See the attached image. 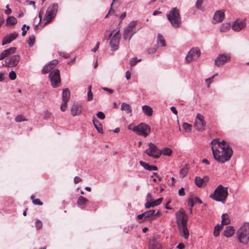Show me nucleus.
<instances>
[{
    "label": "nucleus",
    "mask_w": 249,
    "mask_h": 249,
    "mask_svg": "<svg viewBox=\"0 0 249 249\" xmlns=\"http://www.w3.org/2000/svg\"><path fill=\"white\" fill-rule=\"evenodd\" d=\"M212 150L215 160L224 163L230 160L232 155V150L227 142L214 139L211 142Z\"/></svg>",
    "instance_id": "1"
},
{
    "label": "nucleus",
    "mask_w": 249,
    "mask_h": 249,
    "mask_svg": "<svg viewBox=\"0 0 249 249\" xmlns=\"http://www.w3.org/2000/svg\"><path fill=\"white\" fill-rule=\"evenodd\" d=\"M236 235L240 243L245 245L249 242V222H245L239 228Z\"/></svg>",
    "instance_id": "2"
},
{
    "label": "nucleus",
    "mask_w": 249,
    "mask_h": 249,
    "mask_svg": "<svg viewBox=\"0 0 249 249\" xmlns=\"http://www.w3.org/2000/svg\"><path fill=\"white\" fill-rule=\"evenodd\" d=\"M228 195V188L224 187L222 185H219L215 189L213 193L210 196V197L216 201L224 203Z\"/></svg>",
    "instance_id": "3"
},
{
    "label": "nucleus",
    "mask_w": 249,
    "mask_h": 249,
    "mask_svg": "<svg viewBox=\"0 0 249 249\" xmlns=\"http://www.w3.org/2000/svg\"><path fill=\"white\" fill-rule=\"evenodd\" d=\"M167 17L172 27L177 28L180 26L181 18L179 10L177 8H172L167 15Z\"/></svg>",
    "instance_id": "4"
},
{
    "label": "nucleus",
    "mask_w": 249,
    "mask_h": 249,
    "mask_svg": "<svg viewBox=\"0 0 249 249\" xmlns=\"http://www.w3.org/2000/svg\"><path fill=\"white\" fill-rule=\"evenodd\" d=\"M106 33H105L104 38L107 39H110L109 46L111 50H117L118 49L120 38V30H113L109 34L108 37L106 38Z\"/></svg>",
    "instance_id": "5"
},
{
    "label": "nucleus",
    "mask_w": 249,
    "mask_h": 249,
    "mask_svg": "<svg viewBox=\"0 0 249 249\" xmlns=\"http://www.w3.org/2000/svg\"><path fill=\"white\" fill-rule=\"evenodd\" d=\"M150 130V126L145 123H141L132 128L134 132L144 137H146L149 134Z\"/></svg>",
    "instance_id": "6"
},
{
    "label": "nucleus",
    "mask_w": 249,
    "mask_h": 249,
    "mask_svg": "<svg viewBox=\"0 0 249 249\" xmlns=\"http://www.w3.org/2000/svg\"><path fill=\"white\" fill-rule=\"evenodd\" d=\"M136 25V22L135 21H131L124 30L123 38L129 42L132 36L135 34L134 31V28Z\"/></svg>",
    "instance_id": "7"
},
{
    "label": "nucleus",
    "mask_w": 249,
    "mask_h": 249,
    "mask_svg": "<svg viewBox=\"0 0 249 249\" xmlns=\"http://www.w3.org/2000/svg\"><path fill=\"white\" fill-rule=\"evenodd\" d=\"M52 86L56 88L58 87L61 84L60 71L58 69H55L52 71L49 75Z\"/></svg>",
    "instance_id": "8"
},
{
    "label": "nucleus",
    "mask_w": 249,
    "mask_h": 249,
    "mask_svg": "<svg viewBox=\"0 0 249 249\" xmlns=\"http://www.w3.org/2000/svg\"><path fill=\"white\" fill-rule=\"evenodd\" d=\"M57 11V5L53 4L52 6L48 8L46 14L44 17V20H46L44 25L50 23L52 20L55 17Z\"/></svg>",
    "instance_id": "9"
},
{
    "label": "nucleus",
    "mask_w": 249,
    "mask_h": 249,
    "mask_svg": "<svg viewBox=\"0 0 249 249\" xmlns=\"http://www.w3.org/2000/svg\"><path fill=\"white\" fill-rule=\"evenodd\" d=\"M149 148L145 150V153L150 157L154 159H159L160 157V150L158 147L152 142L148 143Z\"/></svg>",
    "instance_id": "10"
},
{
    "label": "nucleus",
    "mask_w": 249,
    "mask_h": 249,
    "mask_svg": "<svg viewBox=\"0 0 249 249\" xmlns=\"http://www.w3.org/2000/svg\"><path fill=\"white\" fill-rule=\"evenodd\" d=\"M231 54L229 53L220 54L215 59L214 64L217 67H221L230 61Z\"/></svg>",
    "instance_id": "11"
},
{
    "label": "nucleus",
    "mask_w": 249,
    "mask_h": 249,
    "mask_svg": "<svg viewBox=\"0 0 249 249\" xmlns=\"http://www.w3.org/2000/svg\"><path fill=\"white\" fill-rule=\"evenodd\" d=\"M200 50L198 48H192L187 54L185 60L187 63L196 60L200 55Z\"/></svg>",
    "instance_id": "12"
},
{
    "label": "nucleus",
    "mask_w": 249,
    "mask_h": 249,
    "mask_svg": "<svg viewBox=\"0 0 249 249\" xmlns=\"http://www.w3.org/2000/svg\"><path fill=\"white\" fill-rule=\"evenodd\" d=\"M20 60L19 55H14L7 57L5 59V66L7 67H14L17 66Z\"/></svg>",
    "instance_id": "13"
},
{
    "label": "nucleus",
    "mask_w": 249,
    "mask_h": 249,
    "mask_svg": "<svg viewBox=\"0 0 249 249\" xmlns=\"http://www.w3.org/2000/svg\"><path fill=\"white\" fill-rule=\"evenodd\" d=\"M206 123L204 117L200 113H197L195 119V127L199 131H203L205 130Z\"/></svg>",
    "instance_id": "14"
},
{
    "label": "nucleus",
    "mask_w": 249,
    "mask_h": 249,
    "mask_svg": "<svg viewBox=\"0 0 249 249\" xmlns=\"http://www.w3.org/2000/svg\"><path fill=\"white\" fill-rule=\"evenodd\" d=\"M155 210H150L147 211L137 216L138 220H141L142 222L146 220H152L155 219Z\"/></svg>",
    "instance_id": "15"
},
{
    "label": "nucleus",
    "mask_w": 249,
    "mask_h": 249,
    "mask_svg": "<svg viewBox=\"0 0 249 249\" xmlns=\"http://www.w3.org/2000/svg\"><path fill=\"white\" fill-rule=\"evenodd\" d=\"M246 23L244 19H237L231 24V29L235 32H238L245 28Z\"/></svg>",
    "instance_id": "16"
},
{
    "label": "nucleus",
    "mask_w": 249,
    "mask_h": 249,
    "mask_svg": "<svg viewBox=\"0 0 249 249\" xmlns=\"http://www.w3.org/2000/svg\"><path fill=\"white\" fill-rule=\"evenodd\" d=\"M176 221L178 226L187 224V217L183 210H180L176 213Z\"/></svg>",
    "instance_id": "17"
},
{
    "label": "nucleus",
    "mask_w": 249,
    "mask_h": 249,
    "mask_svg": "<svg viewBox=\"0 0 249 249\" xmlns=\"http://www.w3.org/2000/svg\"><path fill=\"white\" fill-rule=\"evenodd\" d=\"M83 110V107L81 104L74 102L71 107V113L73 116L79 115L81 114Z\"/></svg>",
    "instance_id": "18"
},
{
    "label": "nucleus",
    "mask_w": 249,
    "mask_h": 249,
    "mask_svg": "<svg viewBox=\"0 0 249 249\" xmlns=\"http://www.w3.org/2000/svg\"><path fill=\"white\" fill-rule=\"evenodd\" d=\"M16 47H11L3 51L0 54V60L6 58L14 54L16 52Z\"/></svg>",
    "instance_id": "19"
},
{
    "label": "nucleus",
    "mask_w": 249,
    "mask_h": 249,
    "mask_svg": "<svg viewBox=\"0 0 249 249\" xmlns=\"http://www.w3.org/2000/svg\"><path fill=\"white\" fill-rule=\"evenodd\" d=\"M18 33L13 32L10 35L4 37L2 40V45H4L8 43H11L13 40L15 39L18 36Z\"/></svg>",
    "instance_id": "20"
},
{
    "label": "nucleus",
    "mask_w": 249,
    "mask_h": 249,
    "mask_svg": "<svg viewBox=\"0 0 249 249\" xmlns=\"http://www.w3.org/2000/svg\"><path fill=\"white\" fill-rule=\"evenodd\" d=\"M178 228L181 235L184 237L186 239H187L189 237V233L187 227V224L178 226Z\"/></svg>",
    "instance_id": "21"
},
{
    "label": "nucleus",
    "mask_w": 249,
    "mask_h": 249,
    "mask_svg": "<svg viewBox=\"0 0 249 249\" xmlns=\"http://www.w3.org/2000/svg\"><path fill=\"white\" fill-rule=\"evenodd\" d=\"M224 12L222 11H216L214 15L213 20L216 22H221L224 20Z\"/></svg>",
    "instance_id": "22"
},
{
    "label": "nucleus",
    "mask_w": 249,
    "mask_h": 249,
    "mask_svg": "<svg viewBox=\"0 0 249 249\" xmlns=\"http://www.w3.org/2000/svg\"><path fill=\"white\" fill-rule=\"evenodd\" d=\"M234 231L233 226H227L224 231V235L228 238L231 237L233 235Z\"/></svg>",
    "instance_id": "23"
},
{
    "label": "nucleus",
    "mask_w": 249,
    "mask_h": 249,
    "mask_svg": "<svg viewBox=\"0 0 249 249\" xmlns=\"http://www.w3.org/2000/svg\"><path fill=\"white\" fill-rule=\"evenodd\" d=\"M121 110L124 111L127 114H131L132 111L131 106L127 103H123L121 105Z\"/></svg>",
    "instance_id": "24"
},
{
    "label": "nucleus",
    "mask_w": 249,
    "mask_h": 249,
    "mask_svg": "<svg viewBox=\"0 0 249 249\" xmlns=\"http://www.w3.org/2000/svg\"><path fill=\"white\" fill-rule=\"evenodd\" d=\"M93 123L98 132L100 133H103V129L101 123L96 118H94L93 119Z\"/></svg>",
    "instance_id": "25"
},
{
    "label": "nucleus",
    "mask_w": 249,
    "mask_h": 249,
    "mask_svg": "<svg viewBox=\"0 0 249 249\" xmlns=\"http://www.w3.org/2000/svg\"><path fill=\"white\" fill-rule=\"evenodd\" d=\"M157 43L159 47L166 46V43L164 37L160 34H158L157 39Z\"/></svg>",
    "instance_id": "26"
},
{
    "label": "nucleus",
    "mask_w": 249,
    "mask_h": 249,
    "mask_svg": "<svg viewBox=\"0 0 249 249\" xmlns=\"http://www.w3.org/2000/svg\"><path fill=\"white\" fill-rule=\"evenodd\" d=\"M70 99V91L68 89H65L63 90L62 92V101L69 102Z\"/></svg>",
    "instance_id": "27"
},
{
    "label": "nucleus",
    "mask_w": 249,
    "mask_h": 249,
    "mask_svg": "<svg viewBox=\"0 0 249 249\" xmlns=\"http://www.w3.org/2000/svg\"><path fill=\"white\" fill-rule=\"evenodd\" d=\"M143 113L148 116H151L153 114V109L148 106L144 105L142 107Z\"/></svg>",
    "instance_id": "28"
},
{
    "label": "nucleus",
    "mask_w": 249,
    "mask_h": 249,
    "mask_svg": "<svg viewBox=\"0 0 249 249\" xmlns=\"http://www.w3.org/2000/svg\"><path fill=\"white\" fill-rule=\"evenodd\" d=\"M149 249H161L160 245L156 241L151 240L149 241Z\"/></svg>",
    "instance_id": "29"
},
{
    "label": "nucleus",
    "mask_w": 249,
    "mask_h": 249,
    "mask_svg": "<svg viewBox=\"0 0 249 249\" xmlns=\"http://www.w3.org/2000/svg\"><path fill=\"white\" fill-rule=\"evenodd\" d=\"M159 154H160V156L161 155L170 156L172 154V150L168 147H164L159 151Z\"/></svg>",
    "instance_id": "30"
},
{
    "label": "nucleus",
    "mask_w": 249,
    "mask_h": 249,
    "mask_svg": "<svg viewBox=\"0 0 249 249\" xmlns=\"http://www.w3.org/2000/svg\"><path fill=\"white\" fill-rule=\"evenodd\" d=\"M231 28V25L230 23H225L221 24L219 28L221 32H227Z\"/></svg>",
    "instance_id": "31"
},
{
    "label": "nucleus",
    "mask_w": 249,
    "mask_h": 249,
    "mask_svg": "<svg viewBox=\"0 0 249 249\" xmlns=\"http://www.w3.org/2000/svg\"><path fill=\"white\" fill-rule=\"evenodd\" d=\"M231 220L228 214L226 213H223L222 215L221 224L223 225H227L230 223Z\"/></svg>",
    "instance_id": "32"
},
{
    "label": "nucleus",
    "mask_w": 249,
    "mask_h": 249,
    "mask_svg": "<svg viewBox=\"0 0 249 249\" xmlns=\"http://www.w3.org/2000/svg\"><path fill=\"white\" fill-rule=\"evenodd\" d=\"M17 23V19L11 16L7 18L6 20V25L8 26L15 25Z\"/></svg>",
    "instance_id": "33"
},
{
    "label": "nucleus",
    "mask_w": 249,
    "mask_h": 249,
    "mask_svg": "<svg viewBox=\"0 0 249 249\" xmlns=\"http://www.w3.org/2000/svg\"><path fill=\"white\" fill-rule=\"evenodd\" d=\"M223 229V226L219 224L216 225L214 228L213 235L217 237L219 235L220 231Z\"/></svg>",
    "instance_id": "34"
},
{
    "label": "nucleus",
    "mask_w": 249,
    "mask_h": 249,
    "mask_svg": "<svg viewBox=\"0 0 249 249\" xmlns=\"http://www.w3.org/2000/svg\"><path fill=\"white\" fill-rule=\"evenodd\" d=\"M195 183L198 187H201L204 182H203V180L202 178L200 177L197 176L195 178Z\"/></svg>",
    "instance_id": "35"
},
{
    "label": "nucleus",
    "mask_w": 249,
    "mask_h": 249,
    "mask_svg": "<svg viewBox=\"0 0 249 249\" xmlns=\"http://www.w3.org/2000/svg\"><path fill=\"white\" fill-rule=\"evenodd\" d=\"M88 200L85 197L80 196L78 197L77 200V204L79 206L83 205L88 202Z\"/></svg>",
    "instance_id": "36"
},
{
    "label": "nucleus",
    "mask_w": 249,
    "mask_h": 249,
    "mask_svg": "<svg viewBox=\"0 0 249 249\" xmlns=\"http://www.w3.org/2000/svg\"><path fill=\"white\" fill-rule=\"evenodd\" d=\"M188 169L187 167H183L180 170L179 175L181 178H184L187 174Z\"/></svg>",
    "instance_id": "37"
},
{
    "label": "nucleus",
    "mask_w": 249,
    "mask_h": 249,
    "mask_svg": "<svg viewBox=\"0 0 249 249\" xmlns=\"http://www.w3.org/2000/svg\"><path fill=\"white\" fill-rule=\"evenodd\" d=\"M52 69V67H51L50 65L48 64L43 67V69L42 70L41 72L43 74H45L49 72Z\"/></svg>",
    "instance_id": "38"
},
{
    "label": "nucleus",
    "mask_w": 249,
    "mask_h": 249,
    "mask_svg": "<svg viewBox=\"0 0 249 249\" xmlns=\"http://www.w3.org/2000/svg\"><path fill=\"white\" fill-rule=\"evenodd\" d=\"M139 163L141 164V165L145 169L147 170L148 171H150L151 165H149V164L141 160L140 161Z\"/></svg>",
    "instance_id": "39"
},
{
    "label": "nucleus",
    "mask_w": 249,
    "mask_h": 249,
    "mask_svg": "<svg viewBox=\"0 0 249 249\" xmlns=\"http://www.w3.org/2000/svg\"><path fill=\"white\" fill-rule=\"evenodd\" d=\"M31 198L35 205H42L43 204V203L39 199H35L34 195H32Z\"/></svg>",
    "instance_id": "40"
},
{
    "label": "nucleus",
    "mask_w": 249,
    "mask_h": 249,
    "mask_svg": "<svg viewBox=\"0 0 249 249\" xmlns=\"http://www.w3.org/2000/svg\"><path fill=\"white\" fill-rule=\"evenodd\" d=\"M182 127L186 131L189 132L191 131V124L187 123H184L183 124Z\"/></svg>",
    "instance_id": "41"
},
{
    "label": "nucleus",
    "mask_w": 249,
    "mask_h": 249,
    "mask_svg": "<svg viewBox=\"0 0 249 249\" xmlns=\"http://www.w3.org/2000/svg\"><path fill=\"white\" fill-rule=\"evenodd\" d=\"M88 100L91 101L93 98V94L91 92V86L88 87Z\"/></svg>",
    "instance_id": "42"
},
{
    "label": "nucleus",
    "mask_w": 249,
    "mask_h": 249,
    "mask_svg": "<svg viewBox=\"0 0 249 249\" xmlns=\"http://www.w3.org/2000/svg\"><path fill=\"white\" fill-rule=\"evenodd\" d=\"M35 36L33 35L31 36L28 41V43L30 47L33 46L35 42Z\"/></svg>",
    "instance_id": "43"
},
{
    "label": "nucleus",
    "mask_w": 249,
    "mask_h": 249,
    "mask_svg": "<svg viewBox=\"0 0 249 249\" xmlns=\"http://www.w3.org/2000/svg\"><path fill=\"white\" fill-rule=\"evenodd\" d=\"M162 199H163V198L162 197H160V198H159L154 201L152 200L151 202H152V205H153V207L160 205L161 203Z\"/></svg>",
    "instance_id": "44"
},
{
    "label": "nucleus",
    "mask_w": 249,
    "mask_h": 249,
    "mask_svg": "<svg viewBox=\"0 0 249 249\" xmlns=\"http://www.w3.org/2000/svg\"><path fill=\"white\" fill-rule=\"evenodd\" d=\"M68 102H66L65 101H62V104L61 105L60 108L62 111H65L67 109V103Z\"/></svg>",
    "instance_id": "45"
},
{
    "label": "nucleus",
    "mask_w": 249,
    "mask_h": 249,
    "mask_svg": "<svg viewBox=\"0 0 249 249\" xmlns=\"http://www.w3.org/2000/svg\"><path fill=\"white\" fill-rule=\"evenodd\" d=\"M9 76L11 80H15L17 78L16 73L15 71H12L9 73Z\"/></svg>",
    "instance_id": "46"
},
{
    "label": "nucleus",
    "mask_w": 249,
    "mask_h": 249,
    "mask_svg": "<svg viewBox=\"0 0 249 249\" xmlns=\"http://www.w3.org/2000/svg\"><path fill=\"white\" fill-rule=\"evenodd\" d=\"M141 61V59H137L136 58H132L130 60V64L131 66H134L138 62Z\"/></svg>",
    "instance_id": "47"
},
{
    "label": "nucleus",
    "mask_w": 249,
    "mask_h": 249,
    "mask_svg": "<svg viewBox=\"0 0 249 249\" xmlns=\"http://www.w3.org/2000/svg\"><path fill=\"white\" fill-rule=\"evenodd\" d=\"M194 204H195V202H194L193 199H192V197L190 198L189 199L188 205L190 207V211L191 213H192V208L194 207Z\"/></svg>",
    "instance_id": "48"
},
{
    "label": "nucleus",
    "mask_w": 249,
    "mask_h": 249,
    "mask_svg": "<svg viewBox=\"0 0 249 249\" xmlns=\"http://www.w3.org/2000/svg\"><path fill=\"white\" fill-rule=\"evenodd\" d=\"M42 223L41 221L37 219L36 222V227L37 230H39L42 228Z\"/></svg>",
    "instance_id": "49"
},
{
    "label": "nucleus",
    "mask_w": 249,
    "mask_h": 249,
    "mask_svg": "<svg viewBox=\"0 0 249 249\" xmlns=\"http://www.w3.org/2000/svg\"><path fill=\"white\" fill-rule=\"evenodd\" d=\"M203 0H197L196 3V6L198 9L201 10V4Z\"/></svg>",
    "instance_id": "50"
},
{
    "label": "nucleus",
    "mask_w": 249,
    "mask_h": 249,
    "mask_svg": "<svg viewBox=\"0 0 249 249\" xmlns=\"http://www.w3.org/2000/svg\"><path fill=\"white\" fill-rule=\"evenodd\" d=\"M15 121L17 122H21L22 121H27V119H22V116L20 115H19L16 117Z\"/></svg>",
    "instance_id": "51"
},
{
    "label": "nucleus",
    "mask_w": 249,
    "mask_h": 249,
    "mask_svg": "<svg viewBox=\"0 0 249 249\" xmlns=\"http://www.w3.org/2000/svg\"><path fill=\"white\" fill-rule=\"evenodd\" d=\"M97 117L100 119H104L105 118V115L103 112L100 111L96 114Z\"/></svg>",
    "instance_id": "52"
},
{
    "label": "nucleus",
    "mask_w": 249,
    "mask_h": 249,
    "mask_svg": "<svg viewBox=\"0 0 249 249\" xmlns=\"http://www.w3.org/2000/svg\"><path fill=\"white\" fill-rule=\"evenodd\" d=\"M58 63V61L57 60H53L51 61L49 64L50 65L51 67L53 69L55 65H56Z\"/></svg>",
    "instance_id": "53"
},
{
    "label": "nucleus",
    "mask_w": 249,
    "mask_h": 249,
    "mask_svg": "<svg viewBox=\"0 0 249 249\" xmlns=\"http://www.w3.org/2000/svg\"><path fill=\"white\" fill-rule=\"evenodd\" d=\"M58 53L61 56L65 58H68L70 56L69 54L65 52H59Z\"/></svg>",
    "instance_id": "54"
},
{
    "label": "nucleus",
    "mask_w": 249,
    "mask_h": 249,
    "mask_svg": "<svg viewBox=\"0 0 249 249\" xmlns=\"http://www.w3.org/2000/svg\"><path fill=\"white\" fill-rule=\"evenodd\" d=\"M51 115V113L50 112H49L48 111H46L44 112V115L43 118L44 119L47 120L50 118Z\"/></svg>",
    "instance_id": "55"
},
{
    "label": "nucleus",
    "mask_w": 249,
    "mask_h": 249,
    "mask_svg": "<svg viewBox=\"0 0 249 249\" xmlns=\"http://www.w3.org/2000/svg\"><path fill=\"white\" fill-rule=\"evenodd\" d=\"M179 196H184L185 195V190L183 187L181 188L178 192Z\"/></svg>",
    "instance_id": "56"
},
{
    "label": "nucleus",
    "mask_w": 249,
    "mask_h": 249,
    "mask_svg": "<svg viewBox=\"0 0 249 249\" xmlns=\"http://www.w3.org/2000/svg\"><path fill=\"white\" fill-rule=\"evenodd\" d=\"M145 208L146 209L153 207L151 201H146L144 205Z\"/></svg>",
    "instance_id": "57"
},
{
    "label": "nucleus",
    "mask_w": 249,
    "mask_h": 249,
    "mask_svg": "<svg viewBox=\"0 0 249 249\" xmlns=\"http://www.w3.org/2000/svg\"><path fill=\"white\" fill-rule=\"evenodd\" d=\"M192 198L193 199L195 203H198L199 204H201L202 203V201L199 198H198L197 197H192Z\"/></svg>",
    "instance_id": "58"
},
{
    "label": "nucleus",
    "mask_w": 249,
    "mask_h": 249,
    "mask_svg": "<svg viewBox=\"0 0 249 249\" xmlns=\"http://www.w3.org/2000/svg\"><path fill=\"white\" fill-rule=\"evenodd\" d=\"M114 13V10L112 9V7L111 6L110 10H109L107 14L105 16V18H107L109 15H111Z\"/></svg>",
    "instance_id": "59"
},
{
    "label": "nucleus",
    "mask_w": 249,
    "mask_h": 249,
    "mask_svg": "<svg viewBox=\"0 0 249 249\" xmlns=\"http://www.w3.org/2000/svg\"><path fill=\"white\" fill-rule=\"evenodd\" d=\"M99 45H100V42H97L95 46L94 47V48L93 49H92L91 51L93 52H96L99 49Z\"/></svg>",
    "instance_id": "60"
},
{
    "label": "nucleus",
    "mask_w": 249,
    "mask_h": 249,
    "mask_svg": "<svg viewBox=\"0 0 249 249\" xmlns=\"http://www.w3.org/2000/svg\"><path fill=\"white\" fill-rule=\"evenodd\" d=\"M156 51V48H152L151 49H148V53L149 54H153Z\"/></svg>",
    "instance_id": "61"
},
{
    "label": "nucleus",
    "mask_w": 249,
    "mask_h": 249,
    "mask_svg": "<svg viewBox=\"0 0 249 249\" xmlns=\"http://www.w3.org/2000/svg\"><path fill=\"white\" fill-rule=\"evenodd\" d=\"M82 180L81 178L79 177H75L74 178V182L75 183H77Z\"/></svg>",
    "instance_id": "62"
},
{
    "label": "nucleus",
    "mask_w": 249,
    "mask_h": 249,
    "mask_svg": "<svg viewBox=\"0 0 249 249\" xmlns=\"http://www.w3.org/2000/svg\"><path fill=\"white\" fill-rule=\"evenodd\" d=\"M152 200V197L151 194L148 193L146 196V201H151Z\"/></svg>",
    "instance_id": "63"
},
{
    "label": "nucleus",
    "mask_w": 249,
    "mask_h": 249,
    "mask_svg": "<svg viewBox=\"0 0 249 249\" xmlns=\"http://www.w3.org/2000/svg\"><path fill=\"white\" fill-rule=\"evenodd\" d=\"M170 109L173 112L174 114H175V115H177L178 111L175 107H170Z\"/></svg>",
    "instance_id": "64"
}]
</instances>
